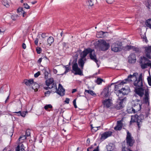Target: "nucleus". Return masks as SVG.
<instances>
[{"label": "nucleus", "instance_id": "obj_41", "mask_svg": "<svg viewBox=\"0 0 151 151\" xmlns=\"http://www.w3.org/2000/svg\"><path fill=\"white\" fill-rule=\"evenodd\" d=\"M128 112L129 113H135V112L133 110V108L132 107L129 109H128L127 110Z\"/></svg>", "mask_w": 151, "mask_h": 151}, {"label": "nucleus", "instance_id": "obj_51", "mask_svg": "<svg viewBox=\"0 0 151 151\" xmlns=\"http://www.w3.org/2000/svg\"><path fill=\"white\" fill-rule=\"evenodd\" d=\"M73 105L74 106V107L75 108H76L77 107L76 105V100H74L73 101Z\"/></svg>", "mask_w": 151, "mask_h": 151}, {"label": "nucleus", "instance_id": "obj_30", "mask_svg": "<svg viewBox=\"0 0 151 151\" xmlns=\"http://www.w3.org/2000/svg\"><path fill=\"white\" fill-rule=\"evenodd\" d=\"M33 86H32V88L35 90V91H38V88L39 87V85L38 84L36 83H34Z\"/></svg>", "mask_w": 151, "mask_h": 151}, {"label": "nucleus", "instance_id": "obj_29", "mask_svg": "<svg viewBox=\"0 0 151 151\" xmlns=\"http://www.w3.org/2000/svg\"><path fill=\"white\" fill-rule=\"evenodd\" d=\"M52 108V106L50 104L46 105L44 107V109L46 111H50V109H51Z\"/></svg>", "mask_w": 151, "mask_h": 151}, {"label": "nucleus", "instance_id": "obj_28", "mask_svg": "<svg viewBox=\"0 0 151 151\" xmlns=\"http://www.w3.org/2000/svg\"><path fill=\"white\" fill-rule=\"evenodd\" d=\"M145 24L147 27L151 29V19H148L146 21Z\"/></svg>", "mask_w": 151, "mask_h": 151}, {"label": "nucleus", "instance_id": "obj_48", "mask_svg": "<svg viewBox=\"0 0 151 151\" xmlns=\"http://www.w3.org/2000/svg\"><path fill=\"white\" fill-rule=\"evenodd\" d=\"M40 71H38L35 74L34 76L35 78H37L40 75Z\"/></svg>", "mask_w": 151, "mask_h": 151}, {"label": "nucleus", "instance_id": "obj_56", "mask_svg": "<svg viewBox=\"0 0 151 151\" xmlns=\"http://www.w3.org/2000/svg\"><path fill=\"white\" fill-rule=\"evenodd\" d=\"M146 6L148 9H150L151 5H150L149 4H146Z\"/></svg>", "mask_w": 151, "mask_h": 151}, {"label": "nucleus", "instance_id": "obj_47", "mask_svg": "<svg viewBox=\"0 0 151 151\" xmlns=\"http://www.w3.org/2000/svg\"><path fill=\"white\" fill-rule=\"evenodd\" d=\"M133 50L135 51L136 52H138L139 51V48L137 47H133Z\"/></svg>", "mask_w": 151, "mask_h": 151}, {"label": "nucleus", "instance_id": "obj_32", "mask_svg": "<svg viewBox=\"0 0 151 151\" xmlns=\"http://www.w3.org/2000/svg\"><path fill=\"white\" fill-rule=\"evenodd\" d=\"M85 92H86L87 93H88L91 94L92 96H93L94 95H96V94L95 93H94L93 91L92 90H85Z\"/></svg>", "mask_w": 151, "mask_h": 151}, {"label": "nucleus", "instance_id": "obj_62", "mask_svg": "<svg viewBox=\"0 0 151 151\" xmlns=\"http://www.w3.org/2000/svg\"><path fill=\"white\" fill-rule=\"evenodd\" d=\"M143 40H145V42H147V39H146V37H144V38H143Z\"/></svg>", "mask_w": 151, "mask_h": 151}, {"label": "nucleus", "instance_id": "obj_9", "mask_svg": "<svg viewBox=\"0 0 151 151\" xmlns=\"http://www.w3.org/2000/svg\"><path fill=\"white\" fill-rule=\"evenodd\" d=\"M111 49L112 51L117 52L122 50V45L119 42H116L113 43L111 46Z\"/></svg>", "mask_w": 151, "mask_h": 151}, {"label": "nucleus", "instance_id": "obj_58", "mask_svg": "<svg viewBox=\"0 0 151 151\" xmlns=\"http://www.w3.org/2000/svg\"><path fill=\"white\" fill-rule=\"evenodd\" d=\"M42 58H40L38 60V63H40L42 61Z\"/></svg>", "mask_w": 151, "mask_h": 151}, {"label": "nucleus", "instance_id": "obj_19", "mask_svg": "<svg viewBox=\"0 0 151 151\" xmlns=\"http://www.w3.org/2000/svg\"><path fill=\"white\" fill-rule=\"evenodd\" d=\"M111 100L109 99H106L103 102L104 107L108 108L111 106Z\"/></svg>", "mask_w": 151, "mask_h": 151}, {"label": "nucleus", "instance_id": "obj_3", "mask_svg": "<svg viewBox=\"0 0 151 151\" xmlns=\"http://www.w3.org/2000/svg\"><path fill=\"white\" fill-rule=\"evenodd\" d=\"M130 91V89L129 87L126 86L122 88L116 92V95L118 96L119 99L120 101L119 103L117 106L118 109H120L123 108V102L124 100H126V97L122 98L123 97V96L127 95L129 93Z\"/></svg>", "mask_w": 151, "mask_h": 151}, {"label": "nucleus", "instance_id": "obj_45", "mask_svg": "<svg viewBox=\"0 0 151 151\" xmlns=\"http://www.w3.org/2000/svg\"><path fill=\"white\" fill-rule=\"evenodd\" d=\"M130 150L128 149L127 148H126L125 147H122V151H129Z\"/></svg>", "mask_w": 151, "mask_h": 151}, {"label": "nucleus", "instance_id": "obj_59", "mask_svg": "<svg viewBox=\"0 0 151 151\" xmlns=\"http://www.w3.org/2000/svg\"><path fill=\"white\" fill-rule=\"evenodd\" d=\"M77 91V89H74L72 90V93H74Z\"/></svg>", "mask_w": 151, "mask_h": 151}, {"label": "nucleus", "instance_id": "obj_55", "mask_svg": "<svg viewBox=\"0 0 151 151\" xmlns=\"http://www.w3.org/2000/svg\"><path fill=\"white\" fill-rule=\"evenodd\" d=\"M65 102L67 104H68L69 102V99L68 98H67L66 99Z\"/></svg>", "mask_w": 151, "mask_h": 151}, {"label": "nucleus", "instance_id": "obj_46", "mask_svg": "<svg viewBox=\"0 0 151 151\" xmlns=\"http://www.w3.org/2000/svg\"><path fill=\"white\" fill-rule=\"evenodd\" d=\"M41 49L40 47H37L36 48V51L38 54H40L41 52Z\"/></svg>", "mask_w": 151, "mask_h": 151}, {"label": "nucleus", "instance_id": "obj_34", "mask_svg": "<svg viewBox=\"0 0 151 151\" xmlns=\"http://www.w3.org/2000/svg\"><path fill=\"white\" fill-rule=\"evenodd\" d=\"M27 137L25 135H21L20 137L18 139L19 141H24V140Z\"/></svg>", "mask_w": 151, "mask_h": 151}, {"label": "nucleus", "instance_id": "obj_42", "mask_svg": "<svg viewBox=\"0 0 151 151\" xmlns=\"http://www.w3.org/2000/svg\"><path fill=\"white\" fill-rule=\"evenodd\" d=\"M52 86H47V87H44V89L46 90H47L48 89H52V90H53V87L54 86V84H52Z\"/></svg>", "mask_w": 151, "mask_h": 151}, {"label": "nucleus", "instance_id": "obj_12", "mask_svg": "<svg viewBox=\"0 0 151 151\" xmlns=\"http://www.w3.org/2000/svg\"><path fill=\"white\" fill-rule=\"evenodd\" d=\"M132 107L133 108V110L135 113L139 111L141 108V104L138 103V101H135L133 104Z\"/></svg>", "mask_w": 151, "mask_h": 151}, {"label": "nucleus", "instance_id": "obj_31", "mask_svg": "<svg viewBox=\"0 0 151 151\" xmlns=\"http://www.w3.org/2000/svg\"><path fill=\"white\" fill-rule=\"evenodd\" d=\"M2 4L6 7H9V4L7 0H3L2 2Z\"/></svg>", "mask_w": 151, "mask_h": 151}, {"label": "nucleus", "instance_id": "obj_38", "mask_svg": "<svg viewBox=\"0 0 151 151\" xmlns=\"http://www.w3.org/2000/svg\"><path fill=\"white\" fill-rule=\"evenodd\" d=\"M65 70L64 72V73H66L70 70V68L68 65L65 66Z\"/></svg>", "mask_w": 151, "mask_h": 151}, {"label": "nucleus", "instance_id": "obj_11", "mask_svg": "<svg viewBox=\"0 0 151 151\" xmlns=\"http://www.w3.org/2000/svg\"><path fill=\"white\" fill-rule=\"evenodd\" d=\"M144 52L146 56L149 59H151V46H144Z\"/></svg>", "mask_w": 151, "mask_h": 151}, {"label": "nucleus", "instance_id": "obj_52", "mask_svg": "<svg viewBox=\"0 0 151 151\" xmlns=\"http://www.w3.org/2000/svg\"><path fill=\"white\" fill-rule=\"evenodd\" d=\"M46 34L45 33H42L41 36L43 38H45L46 37Z\"/></svg>", "mask_w": 151, "mask_h": 151}, {"label": "nucleus", "instance_id": "obj_5", "mask_svg": "<svg viewBox=\"0 0 151 151\" xmlns=\"http://www.w3.org/2000/svg\"><path fill=\"white\" fill-rule=\"evenodd\" d=\"M140 64L141 68L144 69L150 67L151 68V61L145 57L141 58Z\"/></svg>", "mask_w": 151, "mask_h": 151}, {"label": "nucleus", "instance_id": "obj_53", "mask_svg": "<svg viewBox=\"0 0 151 151\" xmlns=\"http://www.w3.org/2000/svg\"><path fill=\"white\" fill-rule=\"evenodd\" d=\"M50 91H47L45 92V96H47V95H50Z\"/></svg>", "mask_w": 151, "mask_h": 151}, {"label": "nucleus", "instance_id": "obj_25", "mask_svg": "<svg viewBox=\"0 0 151 151\" xmlns=\"http://www.w3.org/2000/svg\"><path fill=\"white\" fill-rule=\"evenodd\" d=\"M14 113H17L18 114V116H21L22 117H24L26 115V114L27 113V111H23L21 112V111H19L18 112H14Z\"/></svg>", "mask_w": 151, "mask_h": 151}, {"label": "nucleus", "instance_id": "obj_14", "mask_svg": "<svg viewBox=\"0 0 151 151\" xmlns=\"http://www.w3.org/2000/svg\"><path fill=\"white\" fill-rule=\"evenodd\" d=\"M135 93L140 97H142L144 94V90L142 88H136L135 89Z\"/></svg>", "mask_w": 151, "mask_h": 151}, {"label": "nucleus", "instance_id": "obj_24", "mask_svg": "<svg viewBox=\"0 0 151 151\" xmlns=\"http://www.w3.org/2000/svg\"><path fill=\"white\" fill-rule=\"evenodd\" d=\"M113 84V83H112L109 86V87L108 88H105L104 89V90L103 91V93L106 97H107L109 96V88L111 87V86Z\"/></svg>", "mask_w": 151, "mask_h": 151}, {"label": "nucleus", "instance_id": "obj_40", "mask_svg": "<svg viewBox=\"0 0 151 151\" xmlns=\"http://www.w3.org/2000/svg\"><path fill=\"white\" fill-rule=\"evenodd\" d=\"M45 78V79H47L48 78V73L47 70H45L44 72Z\"/></svg>", "mask_w": 151, "mask_h": 151}, {"label": "nucleus", "instance_id": "obj_15", "mask_svg": "<svg viewBox=\"0 0 151 151\" xmlns=\"http://www.w3.org/2000/svg\"><path fill=\"white\" fill-rule=\"evenodd\" d=\"M45 83L47 86H52V84H54V86L53 87V89H54V88H55L56 86V84L54 83V80L53 78H50L46 80L45 81Z\"/></svg>", "mask_w": 151, "mask_h": 151}, {"label": "nucleus", "instance_id": "obj_6", "mask_svg": "<svg viewBox=\"0 0 151 151\" xmlns=\"http://www.w3.org/2000/svg\"><path fill=\"white\" fill-rule=\"evenodd\" d=\"M72 64V72L74 73L75 75H78L81 76L83 75L82 71L78 67L76 61L74 60Z\"/></svg>", "mask_w": 151, "mask_h": 151}, {"label": "nucleus", "instance_id": "obj_35", "mask_svg": "<svg viewBox=\"0 0 151 151\" xmlns=\"http://www.w3.org/2000/svg\"><path fill=\"white\" fill-rule=\"evenodd\" d=\"M104 81L101 78H98L96 81V82L98 84H100L102 81Z\"/></svg>", "mask_w": 151, "mask_h": 151}, {"label": "nucleus", "instance_id": "obj_44", "mask_svg": "<svg viewBox=\"0 0 151 151\" xmlns=\"http://www.w3.org/2000/svg\"><path fill=\"white\" fill-rule=\"evenodd\" d=\"M24 7L27 9H29L30 8V6L26 3L24 4Z\"/></svg>", "mask_w": 151, "mask_h": 151}, {"label": "nucleus", "instance_id": "obj_39", "mask_svg": "<svg viewBox=\"0 0 151 151\" xmlns=\"http://www.w3.org/2000/svg\"><path fill=\"white\" fill-rule=\"evenodd\" d=\"M30 135V130L29 129H27L26 130V134L25 136L27 137H28Z\"/></svg>", "mask_w": 151, "mask_h": 151}, {"label": "nucleus", "instance_id": "obj_43", "mask_svg": "<svg viewBox=\"0 0 151 151\" xmlns=\"http://www.w3.org/2000/svg\"><path fill=\"white\" fill-rule=\"evenodd\" d=\"M14 15L12 16V18L14 20H15L18 17V15L17 14Z\"/></svg>", "mask_w": 151, "mask_h": 151}, {"label": "nucleus", "instance_id": "obj_63", "mask_svg": "<svg viewBox=\"0 0 151 151\" xmlns=\"http://www.w3.org/2000/svg\"><path fill=\"white\" fill-rule=\"evenodd\" d=\"M149 114L148 112H147V113L146 114V116L147 117H148V116L149 115Z\"/></svg>", "mask_w": 151, "mask_h": 151}, {"label": "nucleus", "instance_id": "obj_10", "mask_svg": "<svg viewBox=\"0 0 151 151\" xmlns=\"http://www.w3.org/2000/svg\"><path fill=\"white\" fill-rule=\"evenodd\" d=\"M51 91L53 92H56L60 96H63L65 94V90L63 88L62 86L59 84L58 86V88L57 89L56 86L55 88L52 90Z\"/></svg>", "mask_w": 151, "mask_h": 151}, {"label": "nucleus", "instance_id": "obj_16", "mask_svg": "<svg viewBox=\"0 0 151 151\" xmlns=\"http://www.w3.org/2000/svg\"><path fill=\"white\" fill-rule=\"evenodd\" d=\"M136 60L135 54L131 53L128 57V62L129 63L133 64L136 62Z\"/></svg>", "mask_w": 151, "mask_h": 151}, {"label": "nucleus", "instance_id": "obj_27", "mask_svg": "<svg viewBox=\"0 0 151 151\" xmlns=\"http://www.w3.org/2000/svg\"><path fill=\"white\" fill-rule=\"evenodd\" d=\"M54 42V39L53 37L52 36L50 37L47 39V42L48 44L51 45Z\"/></svg>", "mask_w": 151, "mask_h": 151}, {"label": "nucleus", "instance_id": "obj_18", "mask_svg": "<svg viewBox=\"0 0 151 151\" xmlns=\"http://www.w3.org/2000/svg\"><path fill=\"white\" fill-rule=\"evenodd\" d=\"M149 93L148 89H147L145 90V97L143 99V101L144 103L145 104H147L149 103Z\"/></svg>", "mask_w": 151, "mask_h": 151}, {"label": "nucleus", "instance_id": "obj_36", "mask_svg": "<svg viewBox=\"0 0 151 151\" xmlns=\"http://www.w3.org/2000/svg\"><path fill=\"white\" fill-rule=\"evenodd\" d=\"M87 5L88 6H91L93 5V3L92 2V1L91 0H88L86 2Z\"/></svg>", "mask_w": 151, "mask_h": 151}, {"label": "nucleus", "instance_id": "obj_49", "mask_svg": "<svg viewBox=\"0 0 151 151\" xmlns=\"http://www.w3.org/2000/svg\"><path fill=\"white\" fill-rule=\"evenodd\" d=\"M106 2L108 4H111L114 2V0H106Z\"/></svg>", "mask_w": 151, "mask_h": 151}, {"label": "nucleus", "instance_id": "obj_7", "mask_svg": "<svg viewBox=\"0 0 151 151\" xmlns=\"http://www.w3.org/2000/svg\"><path fill=\"white\" fill-rule=\"evenodd\" d=\"M144 117L143 115L140 114L138 116L137 114H135L133 116H132L130 122H137L139 127L140 123L141 122L142 120L144 119Z\"/></svg>", "mask_w": 151, "mask_h": 151}, {"label": "nucleus", "instance_id": "obj_23", "mask_svg": "<svg viewBox=\"0 0 151 151\" xmlns=\"http://www.w3.org/2000/svg\"><path fill=\"white\" fill-rule=\"evenodd\" d=\"M17 12L18 13H19V14H21L22 15L23 17L25 16V14H26V13L23 10V8L22 7H19L17 9Z\"/></svg>", "mask_w": 151, "mask_h": 151}, {"label": "nucleus", "instance_id": "obj_54", "mask_svg": "<svg viewBox=\"0 0 151 151\" xmlns=\"http://www.w3.org/2000/svg\"><path fill=\"white\" fill-rule=\"evenodd\" d=\"M38 39L37 38H36L35 41V44L36 45H38Z\"/></svg>", "mask_w": 151, "mask_h": 151}, {"label": "nucleus", "instance_id": "obj_20", "mask_svg": "<svg viewBox=\"0 0 151 151\" xmlns=\"http://www.w3.org/2000/svg\"><path fill=\"white\" fill-rule=\"evenodd\" d=\"M122 121H118L117 122V125L115 126L114 129L116 130H120L122 129Z\"/></svg>", "mask_w": 151, "mask_h": 151}, {"label": "nucleus", "instance_id": "obj_37", "mask_svg": "<svg viewBox=\"0 0 151 151\" xmlns=\"http://www.w3.org/2000/svg\"><path fill=\"white\" fill-rule=\"evenodd\" d=\"M133 46L127 45L125 47V49L126 50H129L130 49H133Z\"/></svg>", "mask_w": 151, "mask_h": 151}, {"label": "nucleus", "instance_id": "obj_2", "mask_svg": "<svg viewBox=\"0 0 151 151\" xmlns=\"http://www.w3.org/2000/svg\"><path fill=\"white\" fill-rule=\"evenodd\" d=\"M138 75V73H134L132 75H129L127 78L121 81L119 84L115 86V88L116 89L118 88L121 85L132 81V80L131 79L134 77L136 78V80L133 83L134 86L139 87L142 86H143V82L142 79V73L140 74L138 78H137V76Z\"/></svg>", "mask_w": 151, "mask_h": 151}, {"label": "nucleus", "instance_id": "obj_8", "mask_svg": "<svg viewBox=\"0 0 151 151\" xmlns=\"http://www.w3.org/2000/svg\"><path fill=\"white\" fill-rule=\"evenodd\" d=\"M127 134L126 141L127 144L128 146L131 147L134 143V140L133 139L131 134L128 131H127Z\"/></svg>", "mask_w": 151, "mask_h": 151}, {"label": "nucleus", "instance_id": "obj_60", "mask_svg": "<svg viewBox=\"0 0 151 151\" xmlns=\"http://www.w3.org/2000/svg\"><path fill=\"white\" fill-rule=\"evenodd\" d=\"M93 151H99L98 147H97L96 149H95Z\"/></svg>", "mask_w": 151, "mask_h": 151}, {"label": "nucleus", "instance_id": "obj_64", "mask_svg": "<svg viewBox=\"0 0 151 151\" xmlns=\"http://www.w3.org/2000/svg\"><path fill=\"white\" fill-rule=\"evenodd\" d=\"M9 96L7 97V98L6 99V100L5 101V102H6V101H7V100H8V99H9Z\"/></svg>", "mask_w": 151, "mask_h": 151}, {"label": "nucleus", "instance_id": "obj_1", "mask_svg": "<svg viewBox=\"0 0 151 151\" xmlns=\"http://www.w3.org/2000/svg\"><path fill=\"white\" fill-rule=\"evenodd\" d=\"M93 50L90 48L85 49L80 54V58L79 59L78 64L79 66L82 69H83L84 63L86 60V58L87 55L89 53L90 58L98 64V60L97 59L96 55L94 52H93Z\"/></svg>", "mask_w": 151, "mask_h": 151}, {"label": "nucleus", "instance_id": "obj_4", "mask_svg": "<svg viewBox=\"0 0 151 151\" xmlns=\"http://www.w3.org/2000/svg\"><path fill=\"white\" fill-rule=\"evenodd\" d=\"M98 46L99 50L101 51H105L108 50L110 47L109 42L104 40H99Z\"/></svg>", "mask_w": 151, "mask_h": 151}, {"label": "nucleus", "instance_id": "obj_21", "mask_svg": "<svg viewBox=\"0 0 151 151\" xmlns=\"http://www.w3.org/2000/svg\"><path fill=\"white\" fill-rule=\"evenodd\" d=\"M24 83L27 85L30 86L34 83V81L32 79H30L29 80L25 79L24 81Z\"/></svg>", "mask_w": 151, "mask_h": 151}, {"label": "nucleus", "instance_id": "obj_17", "mask_svg": "<svg viewBox=\"0 0 151 151\" xmlns=\"http://www.w3.org/2000/svg\"><path fill=\"white\" fill-rule=\"evenodd\" d=\"M23 141H19L18 144V146L16 148V151H19L20 148V150L22 151H24L25 147L23 144L22 143L23 142Z\"/></svg>", "mask_w": 151, "mask_h": 151}, {"label": "nucleus", "instance_id": "obj_13", "mask_svg": "<svg viewBox=\"0 0 151 151\" xmlns=\"http://www.w3.org/2000/svg\"><path fill=\"white\" fill-rule=\"evenodd\" d=\"M112 134V132L111 131L106 132H104L101 134L100 139L103 141L109 137L111 136Z\"/></svg>", "mask_w": 151, "mask_h": 151}, {"label": "nucleus", "instance_id": "obj_50", "mask_svg": "<svg viewBox=\"0 0 151 151\" xmlns=\"http://www.w3.org/2000/svg\"><path fill=\"white\" fill-rule=\"evenodd\" d=\"M147 81L149 85L150 86H151V78H147Z\"/></svg>", "mask_w": 151, "mask_h": 151}, {"label": "nucleus", "instance_id": "obj_57", "mask_svg": "<svg viewBox=\"0 0 151 151\" xmlns=\"http://www.w3.org/2000/svg\"><path fill=\"white\" fill-rule=\"evenodd\" d=\"M22 47L23 49H25L26 47V45L24 43H23L22 45Z\"/></svg>", "mask_w": 151, "mask_h": 151}, {"label": "nucleus", "instance_id": "obj_26", "mask_svg": "<svg viewBox=\"0 0 151 151\" xmlns=\"http://www.w3.org/2000/svg\"><path fill=\"white\" fill-rule=\"evenodd\" d=\"M114 145L112 144H109L106 146L108 151H111L114 150Z\"/></svg>", "mask_w": 151, "mask_h": 151}, {"label": "nucleus", "instance_id": "obj_61", "mask_svg": "<svg viewBox=\"0 0 151 151\" xmlns=\"http://www.w3.org/2000/svg\"><path fill=\"white\" fill-rule=\"evenodd\" d=\"M37 2V1H33V2H31V3L32 4H35V3H36Z\"/></svg>", "mask_w": 151, "mask_h": 151}, {"label": "nucleus", "instance_id": "obj_22", "mask_svg": "<svg viewBox=\"0 0 151 151\" xmlns=\"http://www.w3.org/2000/svg\"><path fill=\"white\" fill-rule=\"evenodd\" d=\"M105 33H107V32L100 31L97 32L96 34V36L98 38H103L105 36V35H104V34Z\"/></svg>", "mask_w": 151, "mask_h": 151}, {"label": "nucleus", "instance_id": "obj_33", "mask_svg": "<svg viewBox=\"0 0 151 151\" xmlns=\"http://www.w3.org/2000/svg\"><path fill=\"white\" fill-rule=\"evenodd\" d=\"M91 129L92 131L93 132H96L97 131L98 129V128H100V127H93L92 126V125H91Z\"/></svg>", "mask_w": 151, "mask_h": 151}]
</instances>
